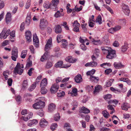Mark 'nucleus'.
Returning <instances> with one entry per match:
<instances>
[{"instance_id": "f257e3e1", "label": "nucleus", "mask_w": 131, "mask_h": 131, "mask_svg": "<svg viewBox=\"0 0 131 131\" xmlns=\"http://www.w3.org/2000/svg\"><path fill=\"white\" fill-rule=\"evenodd\" d=\"M52 39L51 38L49 39L48 40L45 46V50L46 52L41 57L40 59V61H44L45 60H47L49 56V53L47 51L50 49L52 46Z\"/></svg>"}, {"instance_id": "f03ea898", "label": "nucleus", "mask_w": 131, "mask_h": 131, "mask_svg": "<svg viewBox=\"0 0 131 131\" xmlns=\"http://www.w3.org/2000/svg\"><path fill=\"white\" fill-rule=\"evenodd\" d=\"M24 66L23 64H21V66L20 63L18 62L16 66L14 68L13 73L15 74H19V75L21 74L23 71V69Z\"/></svg>"}, {"instance_id": "7ed1b4c3", "label": "nucleus", "mask_w": 131, "mask_h": 131, "mask_svg": "<svg viewBox=\"0 0 131 131\" xmlns=\"http://www.w3.org/2000/svg\"><path fill=\"white\" fill-rule=\"evenodd\" d=\"M10 33V30L8 29L7 30L6 28H5L3 29L2 32L0 35V38L1 39H5L6 38Z\"/></svg>"}, {"instance_id": "20e7f679", "label": "nucleus", "mask_w": 131, "mask_h": 131, "mask_svg": "<svg viewBox=\"0 0 131 131\" xmlns=\"http://www.w3.org/2000/svg\"><path fill=\"white\" fill-rule=\"evenodd\" d=\"M59 3V0H52L50 3L51 9L54 11L57 10L58 9L57 6Z\"/></svg>"}, {"instance_id": "39448f33", "label": "nucleus", "mask_w": 131, "mask_h": 131, "mask_svg": "<svg viewBox=\"0 0 131 131\" xmlns=\"http://www.w3.org/2000/svg\"><path fill=\"white\" fill-rule=\"evenodd\" d=\"M48 23L47 20L44 18L40 19L39 27L42 29H44L48 26Z\"/></svg>"}, {"instance_id": "423d86ee", "label": "nucleus", "mask_w": 131, "mask_h": 131, "mask_svg": "<svg viewBox=\"0 0 131 131\" xmlns=\"http://www.w3.org/2000/svg\"><path fill=\"white\" fill-rule=\"evenodd\" d=\"M45 103L44 102L40 101L39 102H37L34 104L33 105V107L35 109H38L41 108L44 106Z\"/></svg>"}, {"instance_id": "0eeeda50", "label": "nucleus", "mask_w": 131, "mask_h": 131, "mask_svg": "<svg viewBox=\"0 0 131 131\" xmlns=\"http://www.w3.org/2000/svg\"><path fill=\"white\" fill-rule=\"evenodd\" d=\"M115 51V50L111 49L108 53L106 58L109 59H112L116 56Z\"/></svg>"}, {"instance_id": "6e6552de", "label": "nucleus", "mask_w": 131, "mask_h": 131, "mask_svg": "<svg viewBox=\"0 0 131 131\" xmlns=\"http://www.w3.org/2000/svg\"><path fill=\"white\" fill-rule=\"evenodd\" d=\"M11 58L12 60L14 61H16L18 57V50L17 48H16L13 50Z\"/></svg>"}, {"instance_id": "1a4fd4ad", "label": "nucleus", "mask_w": 131, "mask_h": 131, "mask_svg": "<svg viewBox=\"0 0 131 131\" xmlns=\"http://www.w3.org/2000/svg\"><path fill=\"white\" fill-rule=\"evenodd\" d=\"M33 41L35 46L36 48L38 47L39 44V40L36 33L34 34L33 35Z\"/></svg>"}, {"instance_id": "9d476101", "label": "nucleus", "mask_w": 131, "mask_h": 131, "mask_svg": "<svg viewBox=\"0 0 131 131\" xmlns=\"http://www.w3.org/2000/svg\"><path fill=\"white\" fill-rule=\"evenodd\" d=\"M122 9L123 10L125 14L128 16L129 15L130 11L128 5L123 4L122 5Z\"/></svg>"}, {"instance_id": "9b49d317", "label": "nucleus", "mask_w": 131, "mask_h": 131, "mask_svg": "<svg viewBox=\"0 0 131 131\" xmlns=\"http://www.w3.org/2000/svg\"><path fill=\"white\" fill-rule=\"evenodd\" d=\"M59 87V85L57 83H54L52 86L50 91L52 93L56 92L58 89Z\"/></svg>"}, {"instance_id": "f8f14e48", "label": "nucleus", "mask_w": 131, "mask_h": 131, "mask_svg": "<svg viewBox=\"0 0 131 131\" xmlns=\"http://www.w3.org/2000/svg\"><path fill=\"white\" fill-rule=\"evenodd\" d=\"M72 24L73 26L74 27L73 29V31L76 32H78L79 31V27L80 26V24L78 23L77 20L75 21Z\"/></svg>"}, {"instance_id": "ddd939ff", "label": "nucleus", "mask_w": 131, "mask_h": 131, "mask_svg": "<svg viewBox=\"0 0 131 131\" xmlns=\"http://www.w3.org/2000/svg\"><path fill=\"white\" fill-rule=\"evenodd\" d=\"M74 79L75 82L77 83H81L82 81V76L80 74H79L75 76Z\"/></svg>"}, {"instance_id": "4468645a", "label": "nucleus", "mask_w": 131, "mask_h": 131, "mask_svg": "<svg viewBox=\"0 0 131 131\" xmlns=\"http://www.w3.org/2000/svg\"><path fill=\"white\" fill-rule=\"evenodd\" d=\"M40 125L41 127H44L48 124V122L44 118L41 119L40 121Z\"/></svg>"}, {"instance_id": "2eb2a0df", "label": "nucleus", "mask_w": 131, "mask_h": 131, "mask_svg": "<svg viewBox=\"0 0 131 131\" xmlns=\"http://www.w3.org/2000/svg\"><path fill=\"white\" fill-rule=\"evenodd\" d=\"M79 112L80 113H89L90 111L89 109L84 106L82 107L80 110Z\"/></svg>"}, {"instance_id": "dca6fc26", "label": "nucleus", "mask_w": 131, "mask_h": 131, "mask_svg": "<svg viewBox=\"0 0 131 131\" xmlns=\"http://www.w3.org/2000/svg\"><path fill=\"white\" fill-rule=\"evenodd\" d=\"M32 115L33 113L32 112H30L29 113L27 114V116H22V118L25 121H27L32 117Z\"/></svg>"}, {"instance_id": "f3484780", "label": "nucleus", "mask_w": 131, "mask_h": 131, "mask_svg": "<svg viewBox=\"0 0 131 131\" xmlns=\"http://www.w3.org/2000/svg\"><path fill=\"white\" fill-rule=\"evenodd\" d=\"M65 60L67 62L71 63H74L77 60L76 59L73 58L71 56H69L67 57L65 59Z\"/></svg>"}, {"instance_id": "a211bd4d", "label": "nucleus", "mask_w": 131, "mask_h": 131, "mask_svg": "<svg viewBox=\"0 0 131 131\" xmlns=\"http://www.w3.org/2000/svg\"><path fill=\"white\" fill-rule=\"evenodd\" d=\"M11 14L9 12H8L6 16V21L8 24L9 23L11 20Z\"/></svg>"}, {"instance_id": "6ab92c4d", "label": "nucleus", "mask_w": 131, "mask_h": 131, "mask_svg": "<svg viewBox=\"0 0 131 131\" xmlns=\"http://www.w3.org/2000/svg\"><path fill=\"white\" fill-rule=\"evenodd\" d=\"M72 89V91L70 93L71 94V96H77L78 95L77 89L75 88H73Z\"/></svg>"}, {"instance_id": "aec40b11", "label": "nucleus", "mask_w": 131, "mask_h": 131, "mask_svg": "<svg viewBox=\"0 0 131 131\" xmlns=\"http://www.w3.org/2000/svg\"><path fill=\"white\" fill-rule=\"evenodd\" d=\"M62 31L61 27L59 25H57L55 26V32L57 34L61 33Z\"/></svg>"}, {"instance_id": "412c9836", "label": "nucleus", "mask_w": 131, "mask_h": 131, "mask_svg": "<svg viewBox=\"0 0 131 131\" xmlns=\"http://www.w3.org/2000/svg\"><path fill=\"white\" fill-rule=\"evenodd\" d=\"M89 79L92 82H97L99 80V78L98 77H95L93 75L90 76Z\"/></svg>"}, {"instance_id": "4be33fe9", "label": "nucleus", "mask_w": 131, "mask_h": 131, "mask_svg": "<svg viewBox=\"0 0 131 131\" xmlns=\"http://www.w3.org/2000/svg\"><path fill=\"white\" fill-rule=\"evenodd\" d=\"M121 107L123 110L127 111L128 109L130 107V106L129 104L125 103L122 105Z\"/></svg>"}, {"instance_id": "5701e85b", "label": "nucleus", "mask_w": 131, "mask_h": 131, "mask_svg": "<svg viewBox=\"0 0 131 131\" xmlns=\"http://www.w3.org/2000/svg\"><path fill=\"white\" fill-rule=\"evenodd\" d=\"M102 89L101 86L99 85H97L95 86V90L93 92L94 94H96L97 93H98Z\"/></svg>"}, {"instance_id": "b1692460", "label": "nucleus", "mask_w": 131, "mask_h": 131, "mask_svg": "<svg viewBox=\"0 0 131 131\" xmlns=\"http://www.w3.org/2000/svg\"><path fill=\"white\" fill-rule=\"evenodd\" d=\"M38 123V121L36 119H34L32 120H30L28 122V125L30 126L32 125H35Z\"/></svg>"}, {"instance_id": "393cba45", "label": "nucleus", "mask_w": 131, "mask_h": 131, "mask_svg": "<svg viewBox=\"0 0 131 131\" xmlns=\"http://www.w3.org/2000/svg\"><path fill=\"white\" fill-rule=\"evenodd\" d=\"M95 22L96 23L100 25L102 23V18L101 16L100 15H99L96 18Z\"/></svg>"}, {"instance_id": "a878e982", "label": "nucleus", "mask_w": 131, "mask_h": 131, "mask_svg": "<svg viewBox=\"0 0 131 131\" xmlns=\"http://www.w3.org/2000/svg\"><path fill=\"white\" fill-rule=\"evenodd\" d=\"M55 105L53 103L50 104L49 105L48 111L50 112L53 111L55 109Z\"/></svg>"}, {"instance_id": "bb28decb", "label": "nucleus", "mask_w": 131, "mask_h": 131, "mask_svg": "<svg viewBox=\"0 0 131 131\" xmlns=\"http://www.w3.org/2000/svg\"><path fill=\"white\" fill-rule=\"evenodd\" d=\"M9 74V70H7L4 71L3 75L4 77V78L6 80H7L8 79V75Z\"/></svg>"}, {"instance_id": "cd10ccee", "label": "nucleus", "mask_w": 131, "mask_h": 131, "mask_svg": "<svg viewBox=\"0 0 131 131\" xmlns=\"http://www.w3.org/2000/svg\"><path fill=\"white\" fill-rule=\"evenodd\" d=\"M47 84V79L46 78H44L42 80L40 83L41 87L46 86Z\"/></svg>"}, {"instance_id": "c85d7f7f", "label": "nucleus", "mask_w": 131, "mask_h": 131, "mask_svg": "<svg viewBox=\"0 0 131 131\" xmlns=\"http://www.w3.org/2000/svg\"><path fill=\"white\" fill-rule=\"evenodd\" d=\"M102 114L103 116L106 118H108L110 116L109 113L106 110L103 111L102 112Z\"/></svg>"}, {"instance_id": "c756f323", "label": "nucleus", "mask_w": 131, "mask_h": 131, "mask_svg": "<svg viewBox=\"0 0 131 131\" xmlns=\"http://www.w3.org/2000/svg\"><path fill=\"white\" fill-rule=\"evenodd\" d=\"M36 82H34L28 88V90L29 91H32L36 87Z\"/></svg>"}, {"instance_id": "7c9ffc66", "label": "nucleus", "mask_w": 131, "mask_h": 131, "mask_svg": "<svg viewBox=\"0 0 131 131\" xmlns=\"http://www.w3.org/2000/svg\"><path fill=\"white\" fill-rule=\"evenodd\" d=\"M114 64V67L116 69L121 68L123 66L120 62H115Z\"/></svg>"}, {"instance_id": "2f4dec72", "label": "nucleus", "mask_w": 131, "mask_h": 131, "mask_svg": "<svg viewBox=\"0 0 131 131\" xmlns=\"http://www.w3.org/2000/svg\"><path fill=\"white\" fill-rule=\"evenodd\" d=\"M63 63V62L62 61H59L55 64V66L56 67L63 68V66H62V64Z\"/></svg>"}, {"instance_id": "473e14b6", "label": "nucleus", "mask_w": 131, "mask_h": 131, "mask_svg": "<svg viewBox=\"0 0 131 131\" xmlns=\"http://www.w3.org/2000/svg\"><path fill=\"white\" fill-rule=\"evenodd\" d=\"M62 43L61 47L64 48H66L68 45V42L67 40L65 39H62Z\"/></svg>"}, {"instance_id": "72a5a7b5", "label": "nucleus", "mask_w": 131, "mask_h": 131, "mask_svg": "<svg viewBox=\"0 0 131 131\" xmlns=\"http://www.w3.org/2000/svg\"><path fill=\"white\" fill-rule=\"evenodd\" d=\"M51 4H49L48 2L46 1L43 4V7L47 9H48L49 8L51 9Z\"/></svg>"}, {"instance_id": "f704fd0d", "label": "nucleus", "mask_w": 131, "mask_h": 131, "mask_svg": "<svg viewBox=\"0 0 131 131\" xmlns=\"http://www.w3.org/2000/svg\"><path fill=\"white\" fill-rule=\"evenodd\" d=\"M27 50H23L21 54V57L22 58L24 59L25 58L27 54Z\"/></svg>"}, {"instance_id": "c9c22d12", "label": "nucleus", "mask_w": 131, "mask_h": 131, "mask_svg": "<svg viewBox=\"0 0 131 131\" xmlns=\"http://www.w3.org/2000/svg\"><path fill=\"white\" fill-rule=\"evenodd\" d=\"M63 16V14H62L60 12V11L59 10H58L54 15V16L56 18H58Z\"/></svg>"}, {"instance_id": "e433bc0d", "label": "nucleus", "mask_w": 131, "mask_h": 131, "mask_svg": "<svg viewBox=\"0 0 131 131\" xmlns=\"http://www.w3.org/2000/svg\"><path fill=\"white\" fill-rule=\"evenodd\" d=\"M95 70L93 69L87 72L86 74L87 76L90 75L91 76L93 75L95 73Z\"/></svg>"}, {"instance_id": "4c0bfd02", "label": "nucleus", "mask_w": 131, "mask_h": 131, "mask_svg": "<svg viewBox=\"0 0 131 131\" xmlns=\"http://www.w3.org/2000/svg\"><path fill=\"white\" fill-rule=\"evenodd\" d=\"M113 81H114L113 79H111L109 81H107L106 82V85L105 86V87H108L112 85V82Z\"/></svg>"}, {"instance_id": "58836bf2", "label": "nucleus", "mask_w": 131, "mask_h": 131, "mask_svg": "<svg viewBox=\"0 0 131 131\" xmlns=\"http://www.w3.org/2000/svg\"><path fill=\"white\" fill-rule=\"evenodd\" d=\"M128 48V47L127 45H124L121 47V49L122 51L124 52L127 50Z\"/></svg>"}, {"instance_id": "ea45409f", "label": "nucleus", "mask_w": 131, "mask_h": 131, "mask_svg": "<svg viewBox=\"0 0 131 131\" xmlns=\"http://www.w3.org/2000/svg\"><path fill=\"white\" fill-rule=\"evenodd\" d=\"M53 65L52 62L51 61H48L45 65V68L49 69Z\"/></svg>"}, {"instance_id": "a19ab883", "label": "nucleus", "mask_w": 131, "mask_h": 131, "mask_svg": "<svg viewBox=\"0 0 131 131\" xmlns=\"http://www.w3.org/2000/svg\"><path fill=\"white\" fill-rule=\"evenodd\" d=\"M91 41L93 42V44L95 45H99L101 43L100 40H96L94 39H92Z\"/></svg>"}, {"instance_id": "79ce46f5", "label": "nucleus", "mask_w": 131, "mask_h": 131, "mask_svg": "<svg viewBox=\"0 0 131 131\" xmlns=\"http://www.w3.org/2000/svg\"><path fill=\"white\" fill-rule=\"evenodd\" d=\"M31 0H27L25 6V8L26 9H28L30 7L31 5Z\"/></svg>"}, {"instance_id": "37998d69", "label": "nucleus", "mask_w": 131, "mask_h": 131, "mask_svg": "<svg viewBox=\"0 0 131 131\" xmlns=\"http://www.w3.org/2000/svg\"><path fill=\"white\" fill-rule=\"evenodd\" d=\"M101 49L103 52L104 54L105 53H108L110 50H111V48L107 47H106V48H105L104 47H102Z\"/></svg>"}, {"instance_id": "c03bdc74", "label": "nucleus", "mask_w": 131, "mask_h": 131, "mask_svg": "<svg viewBox=\"0 0 131 131\" xmlns=\"http://www.w3.org/2000/svg\"><path fill=\"white\" fill-rule=\"evenodd\" d=\"M103 6L105 8H106L108 10L111 14L113 13V12L112 9L109 6H108L107 5L104 4Z\"/></svg>"}, {"instance_id": "a18cd8bd", "label": "nucleus", "mask_w": 131, "mask_h": 131, "mask_svg": "<svg viewBox=\"0 0 131 131\" xmlns=\"http://www.w3.org/2000/svg\"><path fill=\"white\" fill-rule=\"evenodd\" d=\"M41 92L42 94H45L47 92V90L45 88L43 87H41Z\"/></svg>"}, {"instance_id": "49530a36", "label": "nucleus", "mask_w": 131, "mask_h": 131, "mask_svg": "<svg viewBox=\"0 0 131 131\" xmlns=\"http://www.w3.org/2000/svg\"><path fill=\"white\" fill-rule=\"evenodd\" d=\"M60 117L59 114L58 113H57L54 116V119L55 121H58L60 119Z\"/></svg>"}, {"instance_id": "de8ad7c7", "label": "nucleus", "mask_w": 131, "mask_h": 131, "mask_svg": "<svg viewBox=\"0 0 131 131\" xmlns=\"http://www.w3.org/2000/svg\"><path fill=\"white\" fill-rule=\"evenodd\" d=\"M38 115L41 117L43 116V111L42 110V109H40L37 112Z\"/></svg>"}, {"instance_id": "09e8293b", "label": "nucleus", "mask_w": 131, "mask_h": 131, "mask_svg": "<svg viewBox=\"0 0 131 131\" xmlns=\"http://www.w3.org/2000/svg\"><path fill=\"white\" fill-rule=\"evenodd\" d=\"M65 95V92L63 91H62L57 93V96L59 97H63Z\"/></svg>"}, {"instance_id": "8fccbe9b", "label": "nucleus", "mask_w": 131, "mask_h": 131, "mask_svg": "<svg viewBox=\"0 0 131 131\" xmlns=\"http://www.w3.org/2000/svg\"><path fill=\"white\" fill-rule=\"evenodd\" d=\"M99 50L97 48H95L94 51V54L96 55L97 57H98L99 54Z\"/></svg>"}, {"instance_id": "3c124183", "label": "nucleus", "mask_w": 131, "mask_h": 131, "mask_svg": "<svg viewBox=\"0 0 131 131\" xmlns=\"http://www.w3.org/2000/svg\"><path fill=\"white\" fill-rule=\"evenodd\" d=\"M28 86V83L27 79L25 80L23 82V86L25 88H27Z\"/></svg>"}, {"instance_id": "603ef678", "label": "nucleus", "mask_w": 131, "mask_h": 131, "mask_svg": "<svg viewBox=\"0 0 131 131\" xmlns=\"http://www.w3.org/2000/svg\"><path fill=\"white\" fill-rule=\"evenodd\" d=\"M80 48L84 51H85L86 49V47L84 44H81L80 46Z\"/></svg>"}, {"instance_id": "864d4df0", "label": "nucleus", "mask_w": 131, "mask_h": 131, "mask_svg": "<svg viewBox=\"0 0 131 131\" xmlns=\"http://www.w3.org/2000/svg\"><path fill=\"white\" fill-rule=\"evenodd\" d=\"M57 126L56 123L53 124L50 127L51 129L52 130H54L57 128Z\"/></svg>"}, {"instance_id": "5fc2aeb1", "label": "nucleus", "mask_w": 131, "mask_h": 131, "mask_svg": "<svg viewBox=\"0 0 131 131\" xmlns=\"http://www.w3.org/2000/svg\"><path fill=\"white\" fill-rule=\"evenodd\" d=\"M91 67H96L97 64V63L95 61L91 62Z\"/></svg>"}, {"instance_id": "6e6d98bb", "label": "nucleus", "mask_w": 131, "mask_h": 131, "mask_svg": "<svg viewBox=\"0 0 131 131\" xmlns=\"http://www.w3.org/2000/svg\"><path fill=\"white\" fill-rule=\"evenodd\" d=\"M89 26L90 27H92L94 26V24L90 20H89L88 21Z\"/></svg>"}, {"instance_id": "4d7b16f0", "label": "nucleus", "mask_w": 131, "mask_h": 131, "mask_svg": "<svg viewBox=\"0 0 131 131\" xmlns=\"http://www.w3.org/2000/svg\"><path fill=\"white\" fill-rule=\"evenodd\" d=\"M8 80L7 84L9 86H11L12 85L13 80L11 78H9Z\"/></svg>"}, {"instance_id": "13d9d810", "label": "nucleus", "mask_w": 131, "mask_h": 131, "mask_svg": "<svg viewBox=\"0 0 131 131\" xmlns=\"http://www.w3.org/2000/svg\"><path fill=\"white\" fill-rule=\"evenodd\" d=\"M112 95L111 94H108L105 95L104 97V98L105 100L109 99L111 97Z\"/></svg>"}, {"instance_id": "bf43d9fd", "label": "nucleus", "mask_w": 131, "mask_h": 131, "mask_svg": "<svg viewBox=\"0 0 131 131\" xmlns=\"http://www.w3.org/2000/svg\"><path fill=\"white\" fill-rule=\"evenodd\" d=\"M15 99L18 103H19L20 102L21 100V96L19 95H17Z\"/></svg>"}, {"instance_id": "052dcab7", "label": "nucleus", "mask_w": 131, "mask_h": 131, "mask_svg": "<svg viewBox=\"0 0 131 131\" xmlns=\"http://www.w3.org/2000/svg\"><path fill=\"white\" fill-rule=\"evenodd\" d=\"M62 36L60 35H58L57 37V41L58 43H59L61 41V39L62 38Z\"/></svg>"}, {"instance_id": "680f3d73", "label": "nucleus", "mask_w": 131, "mask_h": 131, "mask_svg": "<svg viewBox=\"0 0 131 131\" xmlns=\"http://www.w3.org/2000/svg\"><path fill=\"white\" fill-rule=\"evenodd\" d=\"M110 64V63H103L100 64V66L104 68H105L106 66H108Z\"/></svg>"}, {"instance_id": "e2e57ef3", "label": "nucleus", "mask_w": 131, "mask_h": 131, "mask_svg": "<svg viewBox=\"0 0 131 131\" xmlns=\"http://www.w3.org/2000/svg\"><path fill=\"white\" fill-rule=\"evenodd\" d=\"M94 8L96 10L99 11H100L101 10V9L100 7L98 6L97 4H94Z\"/></svg>"}, {"instance_id": "0e129e2a", "label": "nucleus", "mask_w": 131, "mask_h": 131, "mask_svg": "<svg viewBox=\"0 0 131 131\" xmlns=\"http://www.w3.org/2000/svg\"><path fill=\"white\" fill-rule=\"evenodd\" d=\"M32 65V62L31 61H28L26 65V68H29Z\"/></svg>"}, {"instance_id": "69168bd1", "label": "nucleus", "mask_w": 131, "mask_h": 131, "mask_svg": "<svg viewBox=\"0 0 131 131\" xmlns=\"http://www.w3.org/2000/svg\"><path fill=\"white\" fill-rule=\"evenodd\" d=\"M112 71V70L111 69H107L105 71V73L106 74H108Z\"/></svg>"}, {"instance_id": "338daca9", "label": "nucleus", "mask_w": 131, "mask_h": 131, "mask_svg": "<svg viewBox=\"0 0 131 131\" xmlns=\"http://www.w3.org/2000/svg\"><path fill=\"white\" fill-rule=\"evenodd\" d=\"M34 70V69L33 68H31L28 71V74L29 76H31V75L32 74V71Z\"/></svg>"}, {"instance_id": "774afa93", "label": "nucleus", "mask_w": 131, "mask_h": 131, "mask_svg": "<svg viewBox=\"0 0 131 131\" xmlns=\"http://www.w3.org/2000/svg\"><path fill=\"white\" fill-rule=\"evenodd\" d=\"M25 23L24 22L21 23L20 26V30L22 31L25 28Z\"/></svg>"}]
</instances>
